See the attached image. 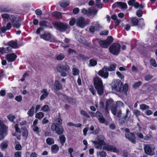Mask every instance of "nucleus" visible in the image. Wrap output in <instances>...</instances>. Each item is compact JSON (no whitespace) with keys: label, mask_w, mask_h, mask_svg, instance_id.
Here are the masks:
<instances>
[{"label":"nucleus","mask_w":157,"mask_h":157,"mask_svg":"<svg viewBox=\"0 0 157 157\" xmlns=\"http://www.w3.org/2000/svg\"><path fill=\"white\" fill-rule=\"evenodd\" d=\"M3 21L10 22H8L6 26V28L7 30H10L12 28V25L13 27L18 29L20 26L19 18L17 17L16 15L10 14L8 13H3L1 15Z\"/></svg>","instance_id":"1"},{"label":"nucleus","mask_w":157,"mask_h":157,"mask_svg":"<svg viewBox=\"0 0 157 157\" xmlns=\"http://www.w3.org/2000/svg\"><path fill=\"white\" fill-rule=\"evenodd\" d=\"M112 85L113 90L125 93L128 89V85L126 84L122 86V83L119 79H117L113 81Z\"/></svg>","instance_id":"2"},{"label":"nucleus","mask_w":157,"mask_h":157,"mask_svg":"<svg viewBox=\"0 0 157 157\" xmlns=\"http://www.w3.org/2000/svg\"><path fill=\"white\" fill-rule=\"evenodd\" d=\"M94 86L99 95L103 94L104 89L101 79L98 77H95L94 79Z\"/></svg>","instance_id":"3"},{"label":"nucleus","mask_w":157,"mask_h":157,"mask_svg":"<svg viewBox=\"0 0 157 157\" xmlns=\"http://www.w3.org/2000/svg\"><path fill=\"white\" fill-rule=\"evenodd\" d=\"M97 141H92V142L94 144L96 148L101 149L102 146L105 144L104 141V137L102 136H99L97 137Z\"/></svg>","instance_id":"4"},{"label":"nucleus","mask_w":157,"mask_h":157,"mask_svg":"<svg viewBox=\"0 0 157 157\" xmlns=\"http://www.w3.org/2000/svg\"><path fill=\"white\" fill-rule=\"evenodd\" d=\"M70 69V67L68 65H59L57 67L58 71L61 73V75L63 77H66L67 76V73L63 71H68Z\"/></svg>","instance_id":"5"},{"label":"nucleus","mask_w":157,"mask_h":157,"mask_svg":"<svg viewBox=\"0 0 157 157\" xmlns=\"http://www.w3.org/2000/svg\"><path fill=\"white\" fill-rule=\"evenodd\" d=\"M144 148L145 153L147 155L151 156L155 154V147L151 144H144Z\"/></svg>","instance_id":"6"},{"label":"nucleus","mask_w":157,"mask_h":157,"mask_svg":"<svg viewBox=\"0 0 157 157\" xmlns=\"http://www.w3.org/2000/svg\"><path fill=\"white\" fill-rule=\"evenodd\" d=\"M120 45L118 43L113 44L109 48L110 52L113 55H117L120 52Z\"/></svg>","instance_id":"7"},{"label":"nucleus","mask_w":157,"mask_h":157,"mask_svg":"<svg viewBox=\"0 0 157 157\" xmlns=\"http://www.w3.org/2000/svg\"><path fill=\"white\" fill-rule=\"evenodd\" d=\"M8 127L4 125L3 122L0 120V140L7 135Z\"/></svg>","instance_id":"8"},{"label":"nucleus","mask_w":157,"mask_h":157,"mask_svg":"<svg viewBox=\"0 0 157 157\" xmlns=\"http://www.w3.org/2000/svg\"><path fill=\"white\" fill-rule=\"evenodd\" d=\"M125 131L126 132L125 134L126 138L133 144L136 143V138L133 133L129 132V129L127 128L124 129Z\"/></svg>","instance_id":"9"},{"label":"nucleus","mask_w":157,"mask_h":157,"mask_svg":"<svg viewBox=\"0 0 157 157\" xmlns=\"http://www.w3.org/2000/svg\"><path fill=\"white\" fill-rule=\"evenodd\" d=\"M51 129L52 131L53 132L55 131L58 134H62L63 131L62 127L60 125H56V123H54L52 124Z\"/></svg>","instance_id":"10"},{"label":"nucleus","mask_w":157,"mask_h":157,"mask_svg":"<svg viewBox=\"0 0 157 157\" xmlns=\"http://www.w3.org/2000/svg\"><path fill=\"white\" fill-rule=\"evenodd\" d=\"M88 24V23L85 20L84 18L79 17L76 19V25L81 28H83Z\"/></svg>","instance_id":"11"},{"label":"nucleus","mask_w":157,"mask_h":157,"mask_svg":"<svg viewBox=\"0 0 157 157\" xmlns=\"http://www.w3.org/2000/svg\"><path fill=\"white\" fill-rule=\"evenodd\" d=\"M55 26L57 29L61 32H64L69 28L68 25L62 22H57L55 24Z\"/></svg>","instance_id":"12"},{"label":"nucleus","mask_w":157,"mask_h":157,"mask_svg":"<svg viewBox=\"0 0 157 157\" xmlns=\"http://www.w3.org/2000/svg\"><path fill=\"white\" fill-rule=\"evenodd\" d=\"M113 40V38L111 36L109 37L108 40H100L99 41L100 45L102 47L107 48Z\"/></svg>","instance_id":"13"},{"label":"nucleus","mask_w":157,"mask_h":157,"mask_svg":"<svg viewBox=\"0 0 157 157\" xmlns=\"http://www.w3.org/2000/svg\"><path fill=\"white\" fill-rule=\"evenodd\" d=\"M103 149L107 151H111L115 153H118L119 152V150L113 145H106L104 146Z\"/></svg>","instance_id":"14"},{"label":"nucleus","mask_w":157,"mask_h":157,"mask_svg":"<svg viewBox=\"0 0 157 157\" xmlns=\"http://www.w3.org/2000/svg\"><path fill=\"white\" fill-rule=\"evenodd\" d=\"M14 128L15 130V132L13 134V136H16L17 139L20 140V139L21 133V130H20V128H22L21 126L18 125V124H16L14 126Z\"/></svg>","instance_id":"15"},{"label":"nucleus","mask_w":157,"mask_h":157,"mask_svg":"<svg viewBox=\"0 0 157 157\" xmlns=\"http://www.w3.org/2000/svg\"><path fill=\"white\" fill-rule=\"evenodd\" d=\"M96 115L100 122L102 123H104L106 125L108 124V122L105 120V118L101 113L99 112H97L96 113Z\"/></svg>","instance_id":"16"},{"label":"nucleus","mask_w":157,"mask_h":157,"mask_svg":"<svg viewBox=\"0 0 157 157\" xmlns=\"http://www.w3.org/2000/svg\"><path fill=\"white\" fill-rule=\"evenodd\" d=\"M112 7L113 8L116 7H119L122 9H126L127 8V5L126 3L123 2H117L113 4Z\"/></svg>","instance_id":"17"},{"label":"nucleus","mask_w":157,"mask_h":157,"mask_svg":"<svg viewBox=\"0 0 157 157\" xmlns=\"http://www.w3.org/2000/svg\"><path fill=\"white\" fill-rule=\"evenodd\" d=\"M17 56L14 53H10L7 54L6 57V59L9 62L13 61L16 58Z\"/></svg>","instance_id":"18"},{"label":"nucleus","mask_w":157,"mask_h":157,"mask_svg":"<svg viewBox=\"0 0 157 157\" xmlns=\"http://www.w3.org/2000/svg\"><path fill=\"white\" fill-rule=\"evenodd\" d=\"M41 95L40 98V100L43 101L47 98L48 96L49 93L46 89H44L41 91Z\"/></svg>","instance_id":"19"},{"label":"nucleus","mask_w":157,"mask_h":157,"mask_svg":"<svg viewBox=\"0 0 157 157\" xmlns=\"http://www.w3.org/2000/svg\"><path fill=\"white\" fill-rule=\"evenodd\" d=\"M106 69H104V68L101 70L99 71L98 74L102 77L106 78L109 76V73L107 71Z\"/></svg>","instance_id":"20"},{"label":"nucleus","mask_w":157,"mask_h":157,"mask_svg":"<svg viewBox=\"0 0 157 157\" xmlns=\"http://www.w3.org/2000/svg\"><path fill=\"white\" fill-rule=\"evenodd\" d=\"M40 37L41 38L46 40L53 41L51 39L52 35L49 33L45 32L43 34L41 35Z\"/></svg>","instance_id":"21"},{"label":"nucleus","mask_w":157,"mask_h":157,"mask_svg":"<svg viewBox=\"0 0 157 157\" xmlns=\"http://www.w3.org/2000/svg\"><path fill=\"white\" fill-rule=\"evenodd\" d=\"M59 96L60 97H61V98L63 99V101L68 102L70 103H71L73 100L71 98L62 94H60Z\"/></svg>","instance_id":"22"},{"label":"nucleus","mask_w":157,"mask_h":157,"mask_svg":"<svg viewBox=\"0 0 157 157\" xmlns=\"http://www.w3.org/2000/svg\"><path fill=\"white\" fill-rule=\"evenodd\" d=\"M7 45L13 48H18L17 43L13 40H11L7 43Z\"/></svg>","instance_id":"23"},{"label":"nucleus","mask_w":157,"mask_h":157,"mask_svg":"<svg viewBox=\"0 0 157 157\" xmlns=\"http://www.w3.org/2000/svg\"><path fill=\"white\" fill-rule=\"evenodd\" d=\"M116 67V64H113L110 65L108 67L106 66H105L104 67V69H106L109 71H112L115 70Z\"/></svg>","instance_id":"24"},{"label":"nucleus","mask_w":157,"mask_h":157,"mask_svg":"<svg viewBox=\"0 0 157 157\" xmlns=\"http://www.w3.org/2000/svg\"><path fill=\"white\" fill-rule=\"evenodd\" d=\"M54 87L56 89L59 90L62 89V86L59 81L56 80L55 81L54 84Z\"/></svg>","instance_id":"25"},{"label":"nucleus","mask_w":157,"mask_h":157,"mask_svg":"<svg viewBox=\"0 0 157 157\" xmlns=\"http://www.w3.org/2000/svg\"><path fill=\"white\" fill-rule=\"evenodd\" d=\"M113 102V100L112 99L108 100L107 101L105 107V111L106 112H108L109 108L112 105Z\"/></svg>","instance_id":"26"},{"label":"nucleus","mask_w":157,"mask_h":157,"mask_svg":"<svg viewBox=\"0 0 157 157\" xmlns=\"http://www.w3.org/2000/svg\"><path fill=\"white\" fill-rule=\"evenodd\" d=\"M52 15L53 16L57 19H61L62 17L61 13L58 12H54L52 13Z\"/></svg>","instance_id":"27"},{"label":"nucleus","mask_w":157,"mask_h":157,"mask_svg":"<svg viewBox=\"0 0 157 157\" xmlns=\"http://www.w3.org/2000/svg\"><path fill=\"white\" fill-rule=\"evenodd\" d=\"M35 109V107L33 106L31 108L28 110L27 114L30 117H32L34 114V110Z\"/></svg>","instance_id":"28"},{"label":"nucleus","mask_w":157,"mask_h":157,"mask_svg":"<svg viewBox=\"0 0 157 157\" xmlns=\"http://www.w3.org/2000/svg\"><path fill=\"white\" fill-rule=\"evenodd\" d=\"M51 150L52 153L56 154L59 151V147L56 144L53 145L51 147Z\"/></svg>","instance_id":"29"},{"label":"nucleus","mask_w":157,"mask_h":157,"mask_svg":"<svg viewBox=\"0 0 157 157\" xmlns=\"http://www.w3.org/2000/svg\"><path fill=\"white\" fill-rule=\"evenodd\" d=\"M69 4L68 1H60L59 3V5L62 7H65L68 6Z\"/></svg>","instance_id":"30"},{"label":"nucleus","mask_w":157,"mask_h":157,"mask_svg":"<svg viewBox=\"0 0 157 157\" xmlns=\"http://www.w3.org/2000/svg\"><path fill=\"white\" fill-rule=\"evenodd\" d=\"M131 21L133 26H136L137 25L138 20L136 18L132 17L131 19Z\"/></svg>","instance_id":"31"},{"label":"nucleus","mask_w":157,"mask_h":157,"mask_svg":"<svg viewBox=\"0 0 157 157\" xmlns=\"http://www.w3.org/2000/svg\"><path fill=\"white\" fill-rule=\"evenodd\" d=\"M22 130L21 131L22 133V135L23 136L26 137L28 135V131L25 128H21Z\"/></svg>","instance_id":"32"},{"label":"nucleus","mask_w":157,"mask_h":157,"mask_svg":"<svg viewBox=\"0 0 157 157\" xmlns=\"http://www.w3.org/2000/svg\"><path fill=\"white\" fill-rule=\"evenodd\" d=\"M44 116V113L42 112H40L37 113L35 116L36 118L40 120Z\"/></svg>","instance_id":"33"},{"label":"nucleus","mask_w":157,"mask_h":157,"mask_svg":"<svg viewBox=\"0 0 157 157\" xmlns=\"http://www.w3.org/2000/svg\"><path fill=\"white\" fill-rule=\"evenodd\" d=\"M46 141L47 144L49 145H51L54 143V139L51 138H47Z\"/></svg>","instance_id":"34"},{"label":"nucleus","mask_w":157,"mask_h":157,"mask_svg":"<svg viewBox=\"0 0 157 157\" xmlns=\"http://www.w3.org/2000/svg\"><path fill=\"white\" fill-rule=\"evenodd\" d=\"M97 64V61L94 59H91L90 61V63L89 66L90 67H94Z\"/></svg>","instance_id":"35"},{"label":"nucleus","mask_w":157,"mask_h":157,"mask_svg":"<svg viewBox=\"0 0 157 157\" xmlns=\"http://www.w3.org/2000/svg\"><path fill=\"white\" fill-rule=\"evenodd\" d=\"M49 106L47 105H43L41 109V110L44 112H48L50 110Z\"/></svg>","instance_id":"36"},{"label":"nucleus","mask_w":157,"mask_h":157,"mask_svg":"<svg viewBox=\"0 0 157 157\" xmlns=\"http://www.w3.org/2000/svg\"><path fill=\"white\" fill-rule=\"evenodd\" d=\"M98 156H100V157H106V154L105 152L100 151L97 152Z\"/></svg>","instance_id":"37"},{"label":"nucleus","mask_w":157,"mask_h":157,"mask_svg":"<svg viewBox=\"0 0 157 157\" xmlns=\"http://www.w3.org/2000/svg\"><path fill=\"white\" fill-rule=\"evenodd\" d=\"M89 15H91L92 14H96L97 12V10L96 9H92L90 8L89 9Z\"/></svg>","instance_id":"38"},{"label":"nucleus","mask_w":157,"mask_h":157,"mask_svg":"<svg viewBox=\"0 0 157 157\" xmlns=\"http://www.w3.org/2000/svg\"><path fill=\"white\" fill-rule=\"evenodd\" d=\"M17 123V124H18L21 127L22 126L26 124V121L23 119H20L18 121Z\"/></svg>","instance_id":"39"},{"label":"nucleus","mask_w":157,"mask_h":157,"mask_svg":"<svg viewBox=\"0 0 157 157\" xmlns=\"http://www.w3.org/2000/svg\"><path fill=\"white\" fill-rule=\"evenodd\" d=\"M149 108V106L145 104H143L140 105V109L143 111L147 110Z\"/></svg>","instance_id":"40"},{"label":"nucleus","mask_w":157,"mask_h":157,"mask_svg":"<svg viewBox=\"0 0 157 157\" xmlns=\"http://www.w3.org/2000/svg\"><path fill=\"white\" fill-rule=\"evenodd\" d=\"M94 27L95 28L96 30H98L100 29L101 28H102V27L101 25H100L98 22H95L94 23Z\"/></svg>","instance_id":"41"},{"label":"nucleus","mask_w":157,"mask_h":157,"mask_svg":"<svg viewBox=\"0 0 157 157\" xmlns=\"http://www.w3.org/2000/svg\"><path fill=\"white\" fill-rule=\"evenodd\" d=\"M1 149L3 150L6 148L8 146V142L6 141L3 142L0 145Z\"/></svg>","instance_id":"42"},{"label":"nucleus","mask_w":157,"mask_h":157,"mask_svg":"<svg viewBox=\"0 0 157 157\" xmlns=\"http://www.w3.org/2000/svg\"><path fill=\"white\" fill-rule=\"evenodd\" d=\"M59 138L62 144L63 145L66 140L65 137L63 135H61L59 136Z\"/></svg>","instance_id":"43"},{"label":"nucleus","mask_w":157,"mask_h":157,"mask_svg":"<svg viewBox=\"0 0 157 157\" xmlns=\"http://www.w3.org/2000/svg\"><path fill=\"white\" fill-rule=\"evenodd\" d=\"M65 57V56L62 53L59 54L56 57V59L58 60H61L63 59Z\"/></svg>","instance_id":"44"},{"label":"nucleus","mask_w":157,"mask_h":157,"mask_svg":"<svg viewBox=\"0 0 157 157\" xmlns=\"http://www.w3.org/2000/svg\"><path fill=\"white\" fill-rule=\"evenodd\" d=\"M73 75L75 76L78 75L79 73V71L75 68H74L72 69Z\"/></svg>","instance_id":"45"},{"label":"nucleus","mask_w":157,"mask_h":157,"mask_svg":"<svg viewBox=\"0 0 157 157\" xmlns=\"http://www.w3.org/2000/svg\"><path fill=\"white\" fill-rule=\"evenodd\" d=\"M80 113L82 115L86 117L87 118H90V116L87 114V113L84 110H81L80 111Z\"/></svg>","instance_id":"46"},{"label":"nucleus","mask_w":157,"mask_h":157,"mask_svg":"<svg viewBox=\"0 0 157 157\" xmlns=\"http://www.w3.org/2000/svg\"><path fill=\"white\" fill-rule=\"evenodd\" d=\"M152 139V136L151 135H150L149 136L146 135L145 136L143 139L145 140H151Z\"/></svg>","instance_id":"47"},{"label":"nucleus","mask_w":157,"mask_h":157,"mask_svg":"<svg viewBox=\"0 0 157 157\" xmlns=\"http://www.w3.org/2000/svg\"><path fill=\"white\" fill-rule=\"evenodd\" d=\"M32 127L33 131L36 133H38L40 131L39 128L36 126H32Z\"/></svg>","instance_id":"48"},{"label":"nucleus","mask_w":157,"mask_h":157,"mask_svg":"<svg viewBox=\"0 0 157 157\" xmlns=\"http://www.w3.org/2000/svg\"><path fill=\"white\" fill-rule=\"evenodd\" d=\"M39 25L41 27H47V22L44 21H40L39 22Z\"/></svg>","instance_id":"49"},{"label":"nucleus","mask_w":157,"mask_h":157,"mask_svg":"<svg viewBox=\"0 0 157 157\" xmlns=\"http://www.w3.org/2000/svg\"><path fill=\"white\" fill-rule=\"evenodd\" d=\"M76 20L75 18H73L71 19L69 21V24L71 26L74 25L75 23H76Z\"/></svg>","instance_id":"50"},{"label":"nucleus","mask_w":157,"mask_h":157,"mask_svg":"<svg viewBox=\"0 0 157 157\" xmlns=\"http://www.w3.org/2000/svg\"><path fill=\"white\" fill-rule=\"evenodd\" d=\"M116 74L118 76L119 78L121 79H123L124 77V75L121 74L119 71H117L116 72Z\"/></svg>","instance_id":"51"},{"label":"nucleus","mask_w":157,"mask_h":157,"mask_svg":"<svg viewBox=\"0 0 157 157\" xmlns=\"http://www.w3.org/2000/svg\"><path fill=\"white\" fill-rule=\"evenodd\" d=\"M82 12L84 14H86L87 15H89V9L87 10L85 8H83L82 10Z\"/></svg>","instance_id":"52"},{"label":"nucleus","mask_w":157,"mask_h":157,"mask_svg":"<svg viewBox=\"0 0 157 157\" xmlns=\"http://www.w3.org/2000/svg\"><path fill=\"white\" fill-rule=\"evenodd\" d=\"M89 30L91 33H94L95 31H97L95 27L94 26H91L89 28Z\"/></svg>","instance_id":"53"},{"label":"nucleus","mask_w":157,"mask_h":157,"mask_svg":"<svg viewBox=\"0 0 157 157\" xmlns=\"http://www.w3.org/2000/svg\"><path fill=\"white\" fill-rule=\"evenodd\" d=\"M141 82L140 81H139L135 83L133 85V87L134 88H136L139 86L141 85Z\"/></svg>","instance_id":"54"},{"label":"nucleus","mask_w":157,"mask_h":157,"mask_svg":"<svg viewBox=\"0 0 157 157\" xmlns=\"http://www.w3.org/2000/svg\"><path fill=\"white\" fill-rule=\"evenodd\" d=\"M150 63L152 66L154 67H156L157 64L156 63L155 61V59H152L150 61Z\"/></svg>","instance_id":"55"},{"label":"nucleus","mask_w":157,"mask_h":157,"mask_svg":"<svg viewBox=\"0 0 157 157\" xmlns=\"http://www.w3.org/2000/svg\"><path fill=\"white\" fill-rule=\"evenodd\" d=\"M133 113L136 117H138L140 115V112L137 109H135L133 111Z\"/></svg>","instance_id":"56"},{"label":"nucleus","mask_w":157,"mask_h":157,"mask_svg":"<svg viewBox=\"0 0 157 157\" xmlns=\"http://www.w3.org/2000/svg\"><path fill=\"white\" fill-rule=\"evenodd\" d=\"M7 29L5 26H3L0 29V34L4 33Z\"/></svg>","instance_id":"57"},{"label":"nucleus","mask_w":157,"mask_h":157,"mask_svg":"<svg viewBox=\"0 0 157 157\" xmlns=\"http://www.w3.org/2000/svg\"><path fill=\"white\" fill-rule=\"evenodd\" d=\"M96 2V3L97 4V5L98 6V7L100 8H102V6H101V0H95Z\"/></svg>","instance_id":"58"},{"label":"nucleus","mask_w":157,"mask_h":157,"mask_svg":"<svg viewBox=\"0 0 157 157\" xmlns=\"http://www.w3.org/2000/svg\"><path fill=\"white\" fill-rule=\"evenodd\" d=\"M89 90L91 93L94 95H95V92L94 90V88L92 86H90L89 87Z\"/></svg>","instance_id":"59"},{"label":"nucleus","mask_w":157,"mask_h":157,"mask_svg":"<svg viewBox=\"0 0 157 157\" xmlns=\"http://www.w3.org/2000/svg\"><path fill=\"white\" fill-rule=\"evenodd\" d=\"M56 125H59V124L62 123V120L60 118H58L56 120Z\"/></svg>","instance_id":"60"},{"label":"nucleus","mask_w":157,"mask_h":157,"mask_svg":"<svg viewBox=\"0 0 157 157\" xmlns=\"http://www.w3.org/2000/svg\"><path fill=\"white\" fill-rule=\"evenodd\" d=\"M36 14L37 15H40L42 13V12L41 10L37 9L35 10Z\"/></svg>","instance_id":"61"},{"label":"nucleus","mask_w":157,"mask_h":157,"mask_svg":"<svg viewBox=\"0 0 157 157\" xmlns=\"http://www.w3.org/2000/svg\"><path fill=\"white\" fill-rule=\"evenodd\" d=\"M117 106L120 107L124 106L123 103L121 101H117L116 103Z\"/></svg>","instance_id":"62"},{"label":"nucleus","mask_w":157,"mask_h":157,"mask_svg":"<svg viewBox=\"0 0 157 157\" xmlns=\"http://www.w3.org/2000/svg\"><path fill=\"white\" fill-rule=\"evenodd\" d=\"M152 75H146L145 77V80L148 81L152 79Z\"/></svg>","instance_id":"63"},{"label":"nucleus","mask_w":157,"mask_h":157,"mask_svg":"<svg viewBox=\"0 0 157 157\" xmlns=\"http://www.w3.org/2000/svg\"><path fill=\"white\" fill-rule=\"evenodd\" d=\"M136 15L139 17H141L142 15V12L141 10H139L136 13Z\"/></svg>","instance_id":"64"}]
</instances>
